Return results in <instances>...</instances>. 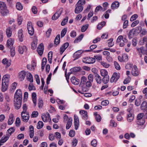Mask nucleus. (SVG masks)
I'll list each match as a JSON object with an SVG mask.
<instances>
[{
	"instance_id": "nucleus-16",
	"label": "nucleus",
	"mask_w": 147,
	"mask_h": 147,
	"mask_svg": "<svg viewBox=\"0 0 147 147\" xmlns=\"http://www.w3.org/2000/svg\"><path fill=\"white\" fill-rule=\"evenodd\" d=\"M131 74L134 76H137L139 74V73L137 67L136 65H134Z\"/></svg>"
},
{
	"instance_id": "nucleus-61",
	"label": "nucleus",
	"mask_w": 147,
	"mask_h": 147,
	"mask_svg": "<svg viewBox=\"0 0 147 147\" xmlns=\"http://www.w3.org/2000/svg\"><path fill=\"white\" fill-rule=\"evenodd\" d=\"M14 131L15 129L13 127H11L7 130V131L9 134L10 135H11Z\"/></svg>"
},
{
	"instance_id": "nucleus-42",
	"label": "nucleus",
	"mask_w": 147,
	"mask_h": 147,
	"mask_svg": "<svg viewBox=\"0 0 147 147\" xmlns=\"http://www.w3.org/2000/svg\"><path fill=\"white\" fill-rule=\"evenodd\" d=\"M101 75L102 76H108L107 71L105 69H102L100 71Z\"/></svg>"
},
{
	"instance_id": "nucleus-10",
	"label": "nucleus",
	"mask_w": 147,
	"mask_h": 147,
	"mask_svg": "<svg viewBox=\"0 0 147 147\" xmlns=\"http://www.w3.org/2000/svg\"><path fill=\"white\" fill-rule=\"evenodd\" d=\"M144 115V114L143 113H140L138 114L137 116V119L138 121L137 122V123L138 125H143L145 123V121L143 120V121L142 122H140V120H141L143 117Z\"/></svg>"
},
{
	"instance_id": "nucleus-46",
	"label": "nucleus",
	"mask_w": 147,
	"mask_h": 147,
	"mask_svg": "<svg viewBox=\"0 0 147 147\" xmlns=\"http://www.w3.org/2000/svg\"><path fill=\"white\" fill-rule=\"evenodd\" d=\"M100 64L103 67L105 68H108L110 66V65L109 64L104 61H101Z\"/></svg>"
},
{
	"instance_id": "nucleus-58",
	"label": "nucleus",
	"mask_w": 147,
	"mask_h": 147,
	"mask_svg": "<svg viewBox=\"0 0 147 147\" xmlns=\"http://www.w3.org/2000/svg\"><path fill=\"white\" fill-rule=\"evenodd\" d=\"M91 144L92 146L96 147L97 145V141L96 140L94 139L91 141Z\"/></svg>"
},
{
	"instance_id": "nucleus-60",
	"label": "nucleus",
	"mask_w": 147,
	"mask_h": 147,
	"mask_svg": "<svg viewBox=\"0 0 147 147\" xmlns=\"http://www.w3.org/2000/svg\"><path fill=\"white\" fill-rule=\"evenodd\" d=\"M109 102L108 100L102 101L101 102V104L103 106H107L109 104Z\"/></svg>"
},
{
	"instance_id": "nucleus-12",
	"label": "nucleus",
	"mask_w": 147,
	"mask_h": 147,
	"mask_svg": "<svg viewBox=\"0 0 147 147\" xmlns=\"http://www.w3.org/2000/svg\"><path fill=\"white\" fill-rule=\"evenodd\" d=\"M42 119L44 122H47L48 120H49L51 121L50 115L48 112L46 113V114H44L42 115Z\"/></svg>"
},
{
	"instance_id": "nucleus-5",
	"label": "nucleus",
	"mask_w": 147,
	"mask_h": 147,
	"mask_svg": "<svg viewBox=\"0 0 147 147\" xmlns=\"http://www.w3.org/2000/svg\"><path fill=\"white\" fill-rule=\"evenodd\" d=\"M27 28L29 34L31 36L33 35L34 30L31 22H28L27 25Z\"/></svg>"
},
{
	"instance_id": "nucleus-52",
	"label": "nucleus",
	"mask_w": 147,
	"mask_h": 147,
	"mask_svg": "<svg viewBox=\"0 0 147 147\" xmlns=\"http://www.w3.org/2000/svg\"><path fill=\"white\" fill-rule=\"evenodd\" d=\"M43 125V123L42 121H39L38 123L37 128L38 129H40L42 128Z\"/></svg>"
},
{
	"instance_id": "nucleus-59",
	"label": "nucleus",
	"mask_w": 147,
	"mask_h": 147,
	"mask_svg": "<svg viewBox=\"0 0 147 147\" xmlns=\"http://www.w3.org/2000/svg\"><path fill=\"white\" fill-rule=\"evenodd\" d=\"M27 106L26 104H24L23 105L22 109H23V111L22 112V113H28L27 112Z\"/></svg>"
},
{
	"instance_id": "nucleus-23",
	"label": "nucleus",
	"mask_w": 147,
	"mask_h": 147,
	"mask_svg": "<svg viewBox=\"0 0 147 147\" xmlns=\"http://www.w3.org/2000/svg\"><path fill=\"white\" fill-rule=\"evenodd\" d=\"M26 50V47L25 46H19V47L18 51L20 54H23L24 52Z\"/></svg>"
},
{
	"instance_id": "nucleus-24",
	"label": "nucleus",
	"mask_w": 147,
	"mask_h": 147,
	"mask_svg": "<svg viewBox=\"0 0 147 147\" xmlns=\"http://www.w3.org/2000/svg\"><path fill=\"white\" fill-rule=\"evenodd\" d=\"M119 3L117 1H115L111 5V7L112 9H117L119 6Z\"/></svg>"
},
{
	"instance_id": "nucleus-53",
	"label": "nucleus",
	"mask_w": 147,
	"mask_h": 147,
	"mask_svg": "<svg viewBox=\"0 0 147 147\" xmlns=\"http://www.w3.org/2000/svg\"><path fill=\"white\" fill-rule=\"evenodd\" d=\"M9 49H10L11 55V57H13L15 54V48L13 47Z\"/></svg>"
},
{
	"instance_id": "nucleus-64",
	"label": "nucleus",
	"mask_w": 147,
	"mask_h": 147,
	"mask_svg": "<svg viewBox=\"0 0 147 147\" xmlns=\"http://www.w3.org/2000/svg\"><path fill=\"white\" fill-rule=\"evenodd\" d=\"M138 17V16L137 14H134L131 17L130 20L131 21H133L135 20Z\"/></svg>"
},
{
	"instance_id": "nucleus-57",
	"label": "nucleus",
	"mask_w": 147,
	"mask_h": 147,
	"mask_svg": "<svg viewBox=\"0 0 147 147\" xmlns=\"http://www.w3.org/2000/svg\"><path fill=\"white\" fill-rule=\"evenodd\" d=\"M113 76L115 78V79H116V80H117L120 77L119 74H118L116 72H115L113 73Z\"/></svg>"
},
{
	"instance_id": "nucleus-55",
	"label": "nucleus",
	"mask_w": 147,
	"mask_h": 147,
	"mask_svg": "<svg viewBox=\"0 0 147 147\" xmlns=\"http://www.w3.org/2000/svg\"><path fill=\"white\" fill-rule=\"evenodd\" d=\"M38 107L39 108H41L42 107L43 105V101L42 99L39 98L38 99Z\"/></svg>"
},
{
	"instance_id": "nucleus-13",
	"label": "nucleus",
	"mask_w": 147,
	"mask_h": 147,
	"mask_svg": "<svg viewBox=\"0 0 147 147\" xmlns=\"http://www.w3.org/2000/svg\"><path fill=\"white\" fill-rule=\"evenodd\" d=\"M44 49V46L42 43H41L40 44L38 47L37 51L38 54L41 56L43 54Z\"/></svg>"
},
{
	"instance_id": "nucleus-44",
	"label": "nucleus",
	"mask_w": 147,
	"mask_h": 147,
	"mask_svg": "<svg viewBox=\"0 0 147 147\" xmlns=\"http://www.w3.org/2000/svg\"><path fill=\"white\" fill-rule=\"evenodd\" d=\"M83 37V35L82 34H81L79 36L74 40V43H77L80 41Z\"/></svg>"
},
{
	"instance_id": "nucleus-25",
	"label": "nucleus",
	"mask_w": 147,
	"mask_h": 147,
	"mask_svg": "<svg viewBox=\"0 0 147 147\" xmlns=\"http://www.w3.org/2000/svg\"><path fill=\"white\" fill-rule=\"evenodd\" d=\"M87 80V78L86 77L84 76H82L81 78L80 86L85 85V84H86Z\"/></svg>"
},
{
	"instance_id": "nucleus-6",
	"label": "nucleus",
	"mask_w": 147,
	"mask_h": 147,
	"mask_svg": "<svg viewBox=\"0 0 147 147\" xmlns=\"http://www.w3.org/2000/svg\"><path fill=\"white\" fill-rule=\"evenodd\" d=\"M63 11V9H60L58 10L53 16L52 19L56 20L60 16Z\"/></svg>"
},
{
	"instance_id": "nucleus-36",
	"label": "nucleus",
	"mask_w": 147,
	"mask_h": 147,
	"mask_svg": "<svg viewBox=\"0 0 147 147\" xmlns=\"http://www.w3.org/2000/svg\"><path fill=\"white\" fill-rule=\"evenodd\" d=\"M53 55V52L50 51L48 54V60L50 63H52V59Z\"/></svg>"
},
{
	"instance_id": "nucleus-17",
	"label": "nucleus",
	"mask_w": 147,
	"mask_h": 147,
	"mask_svg": "<svg viewBox=\"0 0 147 147\" xmlns=\"http://www.w3.org/2000/svg\"><path fill=\"white\" fill-rule=\"evenodd\" d=\"M26 74V72L24 70L22 71L19 72L18 77L20 80L22 81L24 80Z\"/></svg>"
},
{
	"instance_id": "nucleus-62",
	"label": "nucleus",
	"mask_w": 147,
	"mask_h": 147,
	"mask_svg": "<svg viewBox=\"0 0 147 147\" xmlns=\"http://www.w3.org/2000/svg\"><path fill=\"white\" fill-rule=\"evenodd\" d=\"M75 134V131L74 130H71L69 132V136L71 137H73L74 136Z\"/></svg>"
},
{
	"instance_id": "nucleus-28",
	"label": "nucleus",
	"mask_w": 147,
	"mask_h": 147,
	"mask_svg": "<svg viewBox=\"0 0 147 147\" xmlns=\"http://www.w3.org/2000/svg\"><path fill=\"white\" fill-rule=\"evenodd\" d=\"M1 13L2 16H5L8 14L9 12V11L7 9V8H6L1 10Z\"/></svg>"
},
{
	"instance_id": "nucleus-63",
	"label": "nucleus",
	"mask_w": 147,
	"mask_h": 147,
	"mask_svg": "<svg viewBox=\"0 0 147 147\" xmlns=\"http://www.w3.org/2000/svg\"><path fill=\"white\" fill-rule=\"evenodd\" d=\"M139 22V21L138 20H137L133 22L131 25L132 27H133L137 25Z\"/></svg>"
},
{
	"instance_id": "nucleus-50",
	"label": "nucleus",
	"mask_w": 147,
	"mask_h": 147,
	"mask_svg": "<svg viewBox=\"0 0 147 147\" xmlns=\"http://www.w3.org/2000/svg\"><path fill=\"white\" fill-rule=\"evenodd\" d=\"M38 111H34L32 112V113L31 115V117L32 118H35L38 115Z\"/></svg>"
},
{
	"instance_id": "nucleus-51",
	"label": "nucleus",
	"mask_w": 147,
	"mask_h": 147,
	"mask_svg": "<svg viewBox=\"0 0 147 147\" xmlns=\"http://www.w3.org/2000/svg\"><path fill=\"white\" fill-rule=\"evenodd\" d=\"M85 0H79L76 4V5H82L85 3Z\"/></svg>"
},
{
	"instance_id": "nucleus-3",
	"label": "nucleus",
	"mask_w": 147,
	"mask_h": 147,
	"mask_svg": "<svg viewBox=\"0 0 147 147\" xmlns=\"http://www.w3.org/2000/svg\"><path fill=\"white\" fill-rule=\"evenodd\" d=\"M82 61L84 63L88 64H92L95 61V58L89 57H86L83 59Z\"/></svg>"
},
{
	"instance_id": "nucleus-47",
	"label": "nucleus",
	"mask_w": 147,
	"mask_h": 147,
	"mask_svg": "<svg viewBox=\"0 0 147 147\" xmlns=\"http://www.w3.org/2000/svg\"><path fill=\"white\" fill-rule=\"evenodd\" d=\"M7 8L6 4L3 2H0V9L1 10Z\"/></svg>"
},
{
	"instance_id": "nucleus-45",
	"label": "nucleus",
	"mask_w": 147,
	"mask_h": 147,
	"mask_svg": "<svg viewBox=\"0 0 147 147\" xmlns=\"http://www.w3.org/2000/svg\"><path fill=\"white\" fill-rule=\"evenodd\" d=\"M28 75L27 79L30 82H33V77L32 74L28 72H27Z\"/></svg>"
},
{
	"instance_id": "nucleus-2",
	"label": "nucleus",
	"mask_w": 147,
	"mask_h": 147,
	"mask_svg": "<svg viewBox=\"0 0 147 147\" xmlns=\"http://www.w3.org/2000/svg\"><path fill=\"white\" fill-rule=\"evenodd\" d=\"M9 78V75L8 74L5 75L3 77L2 79L1 89L3 92H5L7 89Z\"/></svg>"
},
{
	"instance_id": "nucleus-27",
	"label": "nucleus",
	"mask_w": 147,
	"mask_h": 147,
	"mask_svg": "<svg viewBox=\"0 0 147 147\" xmlns=\"http://www.w3.org/2000/svg\"><path fill=\"white\" fill-rule=\"evenodd\" d=\"M12 33V29L9 27L6 29V33L8 37H10L11 36Z\"/></svg>"
},
{
	"instance_id": "nucleus-9",
	"label": "nucleus",
	"mask_w": 147,
	"mask_h": 147,
	"mask_svg": "<svg viewBox=\"0 0 147 147\" xmlns=\"http://www.w3.org/2000/svg\"><path fill=\"white\" fill-rule=\"evenodd\" d=\"M137 51H138L140 57L141 58L142 57V54H144L147 53V51L145 49L144 47H142L139 48H137Z\"/></svg>"
},
{
	"instance_id": "nucleus-56",
	"label": "nucleus",
	"mask_w": 147,
	"mask_h": 147,
	"mask_svg": "<svg viewBox=\"0 0 147 147\" xmlns=\"http://www.w3.org/2000/svg\"><path fill=\"white\" fill-rule=\"evenodd\" d=\"M67 31V29L65 28H64L61 31V37H63L65 34H66Z\"/></svg>"
},
{
	"instance_id": "nucleus-30",
	"label": "nucleus",
	"mask_w": 147,
	"mask_h": 147,
	"mask_svg": "<svg viewBox=\"0 0 147 147\" xmlns=\"http://www.w3.org/2000/svg\"><path fill=\"white\" fill-rule=\"evenodd\" d=\"M13 114H11L9 116V118L8 121V124L9 125H11L13 122L14 120L13 119Z\"/></svg>"
},
{
	"instance_id": "nucleus-54",
	"label": "nucleus",
	"mask_w": 147,
	"mask_h": 147,
	"mask_svg": "<svg viewBox=\"0 0 147 147\" xmlns=\"http://www.w3.org/2000/svg\"><path fill=\"white\" fill-rule=\"evenodd\" d=\"M8 138H9L7 136L4 137L3 136L2 138L0 141L1 143H3L5 142L8 139Z\"/></svg>"
},
{
	"instance_id": "nucleus-8",
	"label": "nucleus",
	"mask_w": 147,
	"mask_h": 147,
	"mask_svg": "<svg viewBox=\"0 0 147 147\" xmlns=\"http://www.w3.org/2000/svg\"><path fill=\"white\" fill-rule=\"evenodd\" d=\"M118 59L120 62H126L128 61L129 59L128 56L126 54H123L122 56H119Z\"/></svg>"
},
{
	"instance_id": "nucleus-1",
	"label": "nucleus",
	"mask_w": 147,
	"mask_h": 147,
	"mask_svg": "<svg viewBox=\"0 0 147 147\" xmlns=\"http://www.w3.org/2000/svg\"><path fill=\"white\" fill-rule=\"evenodd\" d=\"M14 104L15 108L17 109H20L21 106L22 99V92L21 90H17L15 93L14 97Z\"/></svg>"
},
{
	"instance_id": "nucleus-21",
	"label": "nucleus",
	"mask_w": 147,
	"mask_h": 147,
	"mask_svg": "<svg viewBox=\"0 0 147 147\" xmlns=\"http://www.w3.org/2000/svg\"><path fill=\"white\" fill-rule=\"evenodd\" d=\"M71 80L72 83L75 85L78 84L80 82L79 79L76 78L74 76L72 77L71 79Z\"/></svg>"
},
{
	"instance_id": "nucleus-39",
	"label": "nucleus",
	"mask_w": 147,
	"mask_h": 147,
	"mask_svg": "<svg viewBox=\"0 0 147 147\" xmlns=\"http://www.w3.org/2000/svg\"><path fill=\"white\" fill-rule=\"evenodd\" d=\"M96 80L97 83L100 84L101 83L102 79L100 76L97 74L96 76Z\"/></svg>"
},
{
	"instance_id": "nucleus-40",
	"label": "nucleus",
	"mask_w": 147,
	"mask_h": 147,
	"mask_svg": "<svg viewBox=\"0 0 147 147\" xmlns=\"http://www.w3.org/2000/svg\"><path fill=\"white\" fill-rule=\"evenodd\" d=\"M109 76L108 75L104 76L102 80L103 83L105 84L107 83L109 81Z\"/></svg>"
},
{
	"instance_id": "nucleus-18",
	"label": "nucleus",
	"mask_w": 147,
	"mask_h": 147,
	"mask_svg": "<svg viewBox=\"0 0 147 147\" xmlns=\"http://www.w3.org/2000/svg\"><path fill=\"white\" fill-rule=\"evenodd\" d=\"M23 31L21 29L19 30L18 32V37L20 42H22L23 40Z\"/></svg>"
},
{
	"instance_id": "nucleus-41",
	"label": "nucleus",
	"mask_w": 147,
	"mask_h": 147,
	"mask_svg": "<svg viewBox=\"0 0 147 147\" xmlns=\"http://www.w3.org/2000/svg\"><path fill=\"white\" fill-rule=\"evenodd\" d=\"M2 62L4 64L6 65L7 67H9L11 65L10 63L8 62V60L6 58L3 59Z\"/></svg>"
},
{
	"instance_id": "nucleus-37",
	"label": "nucleus",
	"mask_w": 147,
	"mask_h": 147,
	"mask_svg": "<svg viewBox=\"0 0 147 147\" xmlns=\"http://www.w3.org/2000/svg\"><path fill=\"white\" fill-rule=\"evenodd\" d=\"M81 69L80 67H75L70 69L71 72H76L80 71Z\"/></svg>"
},
{
	"instance_id": "nucleus-26",
	"label": "nucleus",
	"mask_w": 147,
	"mask_h": 147,
	"mask_svg": "<svg viewBox=\"0 0 147 147\" xmlns=\"http://www.w3.org/2000/svg\"><path fill=\"white\" fill-rule=\"evenodd\" d=\"M141 109L142 110L147 111V102L146 101H144L141 104Z\"/></svg>"
},
{
	"instance_id": "nucleus-35",
	"label": "nucleus",
	"mask_w": 147,
	"mask_h": 147,
	"mask_svg": "<svg viewBox=\"0 0 147 147\" xmlns=\"http://www.w3.org/2000/svg\"><path fill=\"white\" fill-rule=\"evenodd\" d=\"M60 42V37L59 34L57 35L55 37L54 40L55 44L56 45H58Z\"/></svg>"
},
{
	"instance_id": "nucleus-48",
	"label": "nucleus",
	"mask_w": 147,
	"mask_h": 147,
	"mask_svg": "<svg viewBox=\"0 0 147 147\" xmlns=\"http://www.w3.org/2000/svg\"><path fill=\"white\" fill-rule=\"evenodd\" d=\"M68 20V17H66L65 18H64L61 23V25L62 26H64L65 25L67 22Z\"/></svg>"
},
{
	"instance_id": "nucleus-4",
	"label": "nucleus",
	"mask_w": 147,
	"mask_h": 147,
	"mask_svg": "<svg viewBox=\"0 0 147 147\" xmlns=\"http://www.w3.org/2000/svg\"><path fill=\"white\" fill-rule=\"evenodd\" d=\"M93 76L92 74H90L88 77V80H87L85 86L87 87H89L92 86V82L93 80Z\"/></svg>"
},
{
	"instance_id": "nucleus-43",
	"label": "nucleus",
	"mask_w": 147,
	"mask_h": 147,
	"mask_svg": "<svg viewBox=\"0 0 147 147\" xmlns=\"http://www.w3.org/2000/svg\"><path fill=\"white\" fill-rule=\"evenodd\" d=\"M72 125V120L69 119L67 122L66 126V129H69L71 127Z\"/></svg>"
},
{
	"instance_id": "nucleus-11",
	"label": "nucleus",
	"mask_w": 147,
	"mask_h": 147,
	"mask_svg": "<svg viewBox=\"0 0 147 147\" xmlns=\"http://www.w3.org/2000/svg\"><path fill=\"white\" fill-rule=\"evenodd\" d=\"M83 52V51L82 50H79L75 52L73 55V57L74 58V60H75L79 58L80 57L81 55Z\"/></svg>"
},
{
	"instance_id": "nucleus-29",
	"label": "nucleus",
	"mask_w": 147,
	"mask_h": 147,
	"mask_svg": "<svg viewBox=\"0 0 147 147\" xmlns=\"http://www.w3.org/2000/svg\"><path fill=\"white\" fill-rule=\"evenodd\" d=\"M134 119V115L131 113L128 114L127 119L129 122H131Z\"/></svg>"
},
{
	"instance_id": "nucleus-33",
	"label": "nucleus",
	"mask_w": 147,
	"mask_h": 147,
	"mask_svg": "<svg viewBox=\"0 0 147 147\" xmlns=\"http://www.w3.org/2000/svg\"><path fill=\"white\" fill-rule=\"evenodd\" d=\"M32 98L34 103L35 106L36 105V95L35 93L33 92L32 94Z\"/></svg>"
},
{
	"instance_id": "nucleus-22",
	"label": "nucleus",
	"mask_w": 147,
	"mask_h": 147,
	"mask_svg": "<svg viewBox=\"0 0 147 147\" xmlns=\"http://www.w3.org/2000/svg\"><path fill=\"white\" fill-rule=\"evenodd\" d=\"M79 87L81 88L82 91L80 90H78V92L81 94H84V92H87L88 90L87 87L85 85H82V86H79Z\"/></svg>"
},
{
	"instance_id": "nucleus-19",
	"label": "nucleus",
	"mask_w": 147,
	"mask_h": 147,
	"mask_svg": "<svg viewBox=\"0 0 147 147\" xmlns=\"http://www.w3.org/2000/svg\"><path fill=\"white\" fill-rule=\"evenodd\" d=\"M80 113L82 116V119L85 120L88 119L87 112L84 110H81L80 111Z\"/></svg>"
},
{
	"instance_id": "nucleus-34",
	"label": "nucleus",
	"mask_w": 147,
	"mask_h": 147,
	"mask_svg": "<svg viewBox=\"0 0 147 147\" xmlns=\"http://www.w3.org/2000/svg\"><path fill=\"white\" fill-rule=\"evenodd\" d=\"M142 28L140 26L137 27L136 28H134V31L136 34H138L141 32L142 30Z\"/></svg>"
},
{
	"instance_id": "nucleus-38",
	"label": "nucleus",
	"mask_w": 147,
	"mask_h": 147,
	"mask_svg": "<svg viewBox=\"0 0 147 147\" xmlns=\"http://www.w3.org/2000/svg\"><path fill=\"white\" fill-rule=\"evenodd\" d=\"M16 7L17 9L19 10H22L23 8V7L22 4L19 2L17 3Z\"/></svg>"
},
{
	"instance_id": "nucleus-7",
	"label": "nucleus",
	"mask_w": 147,
	"mask_h": 147,
	"mask_svg": "<svg viewBox=\"0 0 147 147\" xmlns=\"http://www.w3.org/2000/svg\"><path fill=\"white\" fill-rule=\"evenodd\" d=\"M21 115L23 121L26 122L28 121L30 117L28 112L21 113Z\"/></svg>"
},
{
	"instance_id": "nucleus-32",
	"label": "nucleus",
	"mask_w": 147,
	"mask_h": 147,
	"mask_svg": "<svg viewBox=\"0 0 147 147\" xmlns=\"http://www.w3.org/2000/svg\"><path fill=\"white\" fill-rule=\"evenodd\" d=\"M37 43V39H34L31 44L32 49H34L36 48Z\"/></svg>"
},
{
	"instance_id": "nucleus-15",
	"label": "nucleus",
	"mask_w": 147,
	"mask_h": 147,
	"mask_svg": "<svg viewBox=\"0 0 147 147\" xmlns=\"http://www.w3.org/2000/svg\"><path fill=\"white\" fill-rule=\"evenodd\" d=\"M69 45V43L68 42H66L60 48V53L61 54H62L63 53Z\"/></svg>"
},
{
	"instance_id": "nucleus-14",
	"label": "nucleus",
	"mask_w": 147,
	"mask_h": 147,
	"mask_svg": "<svg viewBox=\"0 0 147 147\" xmlns=\"http://www.w3.org/2000/svg\"><path fill=\"white\" fill-rule=\"evenodd\" d=\"M14 42L13 39L10 38L7 40L6 46L9 48L13 47V45Z\"/></svg>"
},
{
	"instance_id": "nucleus-49",
	"label": "nucleus",
	"mask_w": 147,
	"mask_h": 147,
	"mask_svg": "<svg viewBox=\"0 0 147 147\" xmlns=\"http://www.w3.org/2000/svg\"><path fill=\"white\" fill-rule=\"evenodd\" d=\"M88 24H86L85 25L83 26L81 28V31L83 32H85L88 28Z\"/></svg>"
},
{
	"instance_id": "nucleus-20",
	"label": "nucleus",
	"mask_w": 147,
	"mask_h": 147,
	"mask_svg": "<svg viewBox=\"0 0 147 147\" xmlns=\"http://www.w3.org/2000/svg\"><path fill=\"white\" fill-rule=\"evenodd\" d=\"M76 7L75 10V13L78 14L81 12L83 10V7L82 5H76Z\"/></svg>"
},
{
	"instance_id": "nucleus-31",
	"label": "nucleus",
	"mask_w": 147,
	"mask_h": 147,
	"mask_svg": "<svg viewBox=\"0 0 147 147\" xmlns=\"http://www.w3.org/2000/svg\"><path fill=\"white\" fill-rule=\"evenodd\" d=\"M134 30V28H133L129 31L128 35L129 38H131L134 37V35L136 34Z\"/></svg>"
}]
</instances>
